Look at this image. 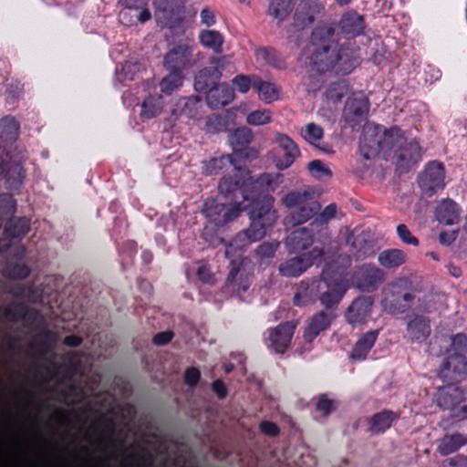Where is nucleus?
Segmentation results:
<instances>
[{"label":"nucleus","mask_w":467,"mask_h":467,"mask_svg":"<svg viewBox=\"0 0 467 467\" xmlns=\"http://www.w3.org/2000/svg\"><path fill=\"white\" fill-rule=\"evenodd\" d=\"M255 88L258 98L264 101L265 103H272L279 99L280 89L274 83L258 80L254 84Z\"/></svg>","instance_id":"53"},{"label":"nucleus","mask_w":467,"mask_h":467,"mask_svg":"<svg viewBox=\"0 0 467 467\" xmlns=\"http://www.w3.org/2000/svg\"><path fill=\"white\" fill-rule=\"evenodd\" d=\"M236 126V114L225 110L222 113H213L206 118L204 131L207 134L230 132Z\"/></svg>","instance_id":"28"},{"label":"nucleus","mask_w":467,"mask_h":467,"mask_svg":"<svg viewBox=\"0 0 467 467\" xmlns=\"http://www.w3.org/2000/svg\"><path fill=\"white\" fill-rule=\"evenodd\" d=\"M406 254L400 249H386L379 254V264L387 269H394L406 262Z\"/></svg>","instance_id":"46"},{"label":"nucleus","mask_w":467,"mask_h":467,"mask_svg":"<svg viewBox=\"0 0 467 467\" xmlns=\"http://www.w3.org/2000/svg\"><path fill=\"white\" fill-rule=\"evenodd\" d=\"M406 330L410 341L422 343L431 335V320L428 317L416 315L407 323Z\"/></svg>","instance_id":"31"},{"label":"nucleus","mask_w":467,"mask_h":467,"mask_svg":"<svg viewBox=\"0 0 467 467\" xmlns=\"http://www.w3.org/2000/svg\"><path fill=\"white\" fill-rule=\"evenodd\" d=\"M279 247V243L263 242L255 249V255L260 265H268L272 259L275 257V253Z\"/></svg>","instance_id":"55"},{"label":"nucleus","mask_w":467,"mask_h":467,"mask_svg":"<svg viewBox=\"0 0 467 467\" xmlns=\"http://www.w3.org/2000/svg\"><path fill=\"white\" fill-rule=\"evenodd\" d=\"M438 378L445 383L459 384L467 378V358L461 354H450L441 362Z\"/></svg>","instance_id":"20"},{"label":"nucleus","mask_w":467,"mask_h":467,"mask_svg":"<svg viewBox=\"0 0 467 467\" xmlns=\"http://www.w3.org/2000/svg\"><path fill=\"white\" fill-rule=\"evenodd\" d=\"M307 169L310 174L317 180L332 177L331 170L326 167L320 160H313L309 161L307 163Z\"/></svg>","instance_id":"64"},{"label":"nucleus","mask_w":467,"mask_h":467,"mask_svg":"<svg viewBox=\"0 0 467 467\" xmlns=\"http://www.w3.org/2000/svg\"><path fill=\"white\" fill-rule=\"evenodd\" d=\"M234 166L237 165L233 154H221L204 161L202 169L205 175L212 176L224 172L230 167H233V170H234Z\"/></svg>","instance_id":"43"},{"label":"nucleus","mask_w":467,"mask_h":467,"mask_svg":"<svg viewBox=\"0 0 467 467\" xmlns=\"http://www.w3.org/2000/svg\"><path fill=\"white\" fill-rule=\"evenodd\" d=\"M292 11V4L290 0H270L268 13L271 16L283 21Z\"/></svg>","instance_id":"60"},{"label":"nucleus","mask_w":467,"mask_h":467,"mask_svg":"<svg viewBox=\"0 0 467 467\" xmlns=\"http://www.w3.org/2000/svg\"><path fill=\"white\" fill-rule=\"evenodd\" d=\"M445 167L442 162L431 161L418 175V185L428 196H431L445 186Z\"/></svg>","instance_id":"17"},{"label":"nucleus","mask_w":467,"mask_h":467,"mask_svg":"<svg viewBox=\"0 0 467 467\" xmlns=\"http://www.w3.org/2000/svg\"><path fill=\"white\" fill-rule=\"evenodd\" d=\"M16 210V201L10 193L0 194V218L5 221L12 216Z\"/></svg>","instance_id":"63"},{"label":"nucleus","mask_w":467,"mask_h":467,"mask_svg":"<svg viewBox=\"0 0 467 467\" xmlns=\"http://www.w3.org/2000/svg\"><path fill=\"white\" fill-rule=\"evenodd\" d=\"M399 418V413L390 410H382L371 416L368 421V431L374 435L383 434Z\"/></svg>","instance_id":"38"},{"label":"nucleus","mask_w":467,"mask_h":467,"mask_svg":"<svg viewBox=\"0 0 467 467\" xmlns=\"http://www.w3.org/2000/svg\"><path fill=\"white\" fill-rule=\"evenodd\" d=\"M369 100L362 91L349 96L342 110L343 121L352 130L359 127L368 119Z\"/></svg>","instance_id":"15"},{"label":"nucleus","mask_w":467,"mask_h":467,"mask_svg":"<svg viewBox=\"0 0 467 467\" xmlns=\"http://www.w3.org/2000/svg\"><path fill=\"white\" fill-rule=\"evenodd\" d=\"M334 318L335 314L332 310L323 309L315 314L304 331L305 339L306 341L314 340L321 332L329 327Z\"/></svg>","instance_id":"30"},{"label":"nucleus","mask_w":467,"mask_h":467,"mask_svg":"<svg viewBox=\"0 0 467 467\" xmlns=\"http://www.w3.org/2000/svg\"><path fill=\"white\" fill-rule=\"evenodd\" d=\"M57 333L50 329H46L33 338L29 344V348L44 355L48 353L57 345Z\"/></svg>","instance_id":"44"},{"label":"nucleus","mask_w":467,"mask_h":467,"mask_svg":"<svg viewBox=\"0 0 467 467\" xmlns=\"http://www.w3.org/2000/svg\"><path fill=\"white\" fill-rule=\"evenodd\" d=\"M254 139V135L250 128L245 126L232 128L228 133L227 140L235 159L244 162H252L259 157V149L251 145Z\"/></svg>","instance_id":"14"},{"label":"nucleus","mask_w":467,"mask_h":467,"mask_svg":"<svg viewBox=\"0 0 467 467\" xmlns=\"http://www.w3.org/2000/svg\"><path fill=\"white\" fill-rule=\"evenodd\" d=\"M20 124L11 116H5L0 119V140L3 142H14L19 136Z\"/></svg>","instance_id":"48"},{"label":"nucleus","mask_w":467,"mask_h":467,"mask_svg":"<svg viewBox=\"0 0 467 467\" xmlns=\"http://www.w3.org/2000/svg\"><path fill=\"white\" fill-rule=\"evenodd\" d=\"M315 241V234L307 227L294 229L285 238V246L291 254H300L311 248Z\"/></svg>","instance_id":"26"},{"label":"nucleus","mask_w":467,"mask_h":467,"mask_svg":"<svg viewBox=\"0 0 467 467\" xmlns=\"http://www.w3.org/2000/svg\"><path fill=\"white\" fill-rule=\"evenodd\" d=\"M336 27L334 24L321 21L313 29L310 35V44L314 50L309 57V64L313 69L323 58L331 53L338 45L334 40Z\"/></svg>","instance_id":"9"},{"label":"nucleus","mask_w":467,"mask_h":467,"mask_svg":"<svg viewBox=\"0 0 467 467\" xmlns=\"http://www.w3.org/2000/svg\"><path fill=\"white\" fill-rule=\"evenodd\" d=\"M323 135V128L314 122L306 124L305 129L301 130L303 139L312 146H318Z\"/></svg>","instance_id":"61"},{"label":"nucleus","mask_w":467,"mask_h":467,"mask_svg":"<svg viewBox=\"0 0 467 467\" xmlns=\"http://www.w3.org/2000/svg\"><path fill=\"white\" fill-rule=\"evenodd\" d=\"M222 225H215L213 223H207L202 229V239L212 246H217L224 243V239L219 234V227Z\"/></svg>","instance_id":"62"},{"label":"nucleus","mask_w":467,"mask_h":467,"mask_svg":"<svg viewBox=\"0 0 467 467\" xmlns=\"http://www.w3.org/2000/svg\"><path fill=\"white\" fill-rule=\"evenodd\" d=\"M384 280L383 271L373 264L358 266L352 275V283L359 291H374Z\"/></svg>","instance_id":"22"},{"label":"nucleus","mask_w":467,"mask_h":467,"mask_svg":"<svg viewBox=\"0 0 467 467\" xmlns=\"http://www.w3.org/2000/svg\"><path fill=\"white\" fill-rule=\"evenodd\" d=\"M127 451H130V459L136 462V464L132 467H146V464L152 461V456L149 450L139 444L129 446Z\"/></svg>","instance_id":"58"},{"label":"nucleus","mask_w":467,"mask_h":467,"mask_svg":"<svg viewBox=\"0 0 467 467\" xmlns=\"http://www.w3.org/2000/svg\"><path fill=\"white\" fill-rule=\"evenodd\" d=\"M25 158L19 160H0V175L3 176L5 188L11 192H19L26 180V170L24 167Z\"/></svg>","instance_id":"21"},{"label":"nucleus","mask_w":467,"mask_h":467,"mask_svg":"<svg viewBox=\"0 0 467 467\" xmlns=\"http://www.w3.org/2000/svg\"><path fill=\"white\" fill-rule=\"evenodd\" d=\"M119 3L125 9L137 11L136 17L140 23H145L151 18L148 8L149 0H119Z\"/></svg>","instance_id":"52"},{"label":"nucleus","mask_w":467,"mask_h":467,"mask_svg":"<svg viewBox=\"0 0 467 467\" xmlns=\"http://www.w3.org/2000/svg\"><path fill=\"white\" fill-rule=\"evenodd\" d=\"M312 400H315V406L317 411H318L323 417L329 416L332 412L337 410L338 401L334 399H329L327 394L321 393L315 396Z\"/></svg>","instance_id":"59"},{"label":"nucleus","mask_w":467,"mask_h":467,"mask_svg":"<svg viewBox=\"0 0 467 467\" xmlns=\"http://www.w3.org/2000/svg\"><path fill=\"white\" fill-rule=\"evenodd\" d=\"M4 317L8 321L22 320L38 315V311L27 307L24 303H13L4 308Z\"/></svg>","instance_id":"49"},{"label":"nucleus","mask_w":467,"mask_h":467,"mask_svg":"<svg viewBox=\"0 0 467 467\" xmlns=\"http://www.w3.org/2000/svg\"><path fill=\"white\" fill-rule=\"evenodd\" d=\"M90 431L99 437V443H111L112 446L117 445V441L113 438L116 431V423L112 418L99 417L91 423Z\"/></svg>","instance_id":"35"},{"label":"nucleus","mask_w":467,"mask_h":467,"mask_svg":"<svg viewBox=\"0 0 467 467\" xmlns=\"http://www.w3.org/2000/svg\"><path fill=\"white\" fill-rule=\"evenodd\" d=\"M338 35L346 40L354 39L364 35L366 28L365 17L357 11L350 9L344 12L337 23Z\"/></svg>","instance_id":"24"},{"label":"nucleus","mask_w":467,"mask_h":467,"mask_svg":"<svg viewBox=\"0 0 467 467\" xmlns=\"http://www.w3.org/2000/svg\"><path fill=\"white\" fill-rule=\"evenodd\" d=\"M414 299L411 282L400 277L384 287L381 305L387 313L398 315L406 313L411 307Z\"/></svg>","instance_id":"7"},{"label":"nucleus","mask_w":467,"mask_h":467,"mask_svg":"<svg viewBox=\"0 0 467 467\" xmlns=\"http://www.w3.org/2000/svg\"><path fill=\"white\" fill-rule=\"evenodd\" d=\"M176 106L182 116L192 119H198L202 117V99L198 95L183 97L179 99Z\"/></svg>","instance_id":"42"},{"label":"nucleus","mask_w":467,"mask_h":467,"mask_svg":"<svg viewBox=\"0 0 467 467\" xmlns=\"http://www.w3.org/2000/svg\"><path fill=\"white\" fill-rule=\"evenodd\" d=\"M234 98L233 88L227 83H218L205 94L207 105L211 109H219L231 103Z\"/></svg>","instance_id":"33"},{"label":"nucleus","mask_w":467,"mask_h":467,"mask_svg":"<svg viewBox=\"0 0 467 467\" xmlns=\"http://www.w3.org/2000/svg\"><path fill=\"white\" fill-rule=\"evenodd\" d=\"M209 63L212 67H203L194 77V89L199 93L206 94L220 82L226 57H212Z\"/></svg>","instance_id":"19"},{"label":"nucleus","mask_w":467,"mask_h":467,"mask_svg":"<svg viewBox=\"0 0 467 467\" xmlns=\"http://www.w3.org/2000/svg\"><path fill=\"white\" fill-rule=\"evenodd\" d=\"M193 41L184 39L169 49L163 57V67L165 70H180L184 72L191 66L193 51Z\"/></svg>","instance_id":"18"},{"label":"nucleus","mask_w":467,"mask_h":467,"mask_svg":"<svg viewBox=\"0 0 467 467\" xmlns=\"http://www.w3.org/2000/svg\"><path fill=\"white\" fill-rule=\"evenodd\" d=\"M465 444H467V435L462 433L444 435L439 443L438 451L441 455L447 456L457 451Z\"/></svg>","instance_id":"47"},{"label":"nucleus","mask_w":467,"mask_h":467,"mask_svg":"<svg viewBox=\"0 0 467 467\" xmlns=\"http://www.w3.org/2000/svg\"><path fill=\"white\" fill-rule=\"evenodd\" d=\"M254 57L257 62L269 66L276 70H285L287 63L280 52L274 47L266 46L254 49Z\"/></svg>","instance_id":"37"},{"label":"nucleus","mask_w":467,"mask_h":467,"mask_svg":"<svg viewBox=\"0 0 467 467\" xmlns=\"http://www.w3.org/2000/svg\"><path fill=\"white\" fill-rule=\"evenodd\" d=\"M162 104L161 95H149L141 103L140 117L148 119L157 117L161 112Z\"/></svg>","instance_id":"50"},{"label":"nucleus","mask_w":467,"mask_h":467,"mask_svg":"<svg viewBox=\"0 0 467 467\" xmlns=\"http://www.w3.org/2000/svg\"><path fill=\"white\" fill-rule=\"evenodd\" d=\"M374 298L370 296H359L352 300L344 313L347 324L352 327L365 325L372 314Z\"/></svg>","instance_id":"23"},{"label":"nucleus","mask_w":467,"mask_h":467,"mask_svg":"<svg viewBox=\"0 0 467 467\" xmlns=\"http://www.w3.org/2000/svg\"><path fill=\"white\" fill-rule=\"evenodd\" d=\"M281 202L285 208L293 209L284 220L287 227L300 226L311 219L315 221L321 209L319 202L311 200V193L306 190L289 191L282 197Z\"/></svg>","instance_id":"4"},{"label":"nucleus","mask_w":467,"mask_h":467,"mask_svg":"<svg viewBox=\"0 0 467 467\" xmlns=\"http://www.w3.org/2000/svg\"><path fill=\"white\" fill-rule=\"evenodd\" d=\"M338 259V254L327 255L319 276L318 300L327 310L337 306L348 290L347 267L339 265Z\"/></svg>","instance_id":"2"},{"label":"nucleus","mask_w":467,"mask_h":467,"mask_svg":"<svg viewBox=\"0 0 467 467\" xmlns=\"http://www.w3.org/2000/svg\"><path fill=\"white\" fill-rule=\"evenodd\" d=\"M349 84L347 80L341 79L331 82L325 91V96L327 100L334 103L340 102L342 99L348 94Z\"/></svg>","instance_id":"56"},{"label":"nucleus","mask_w":467,"mask_h":467,"mask_svg":"<svg viewBox=\"0 0 467 467\" xmlns=\"http://www.w3.org/2000/svg\"><path fill=\"white\" fill-rule=\"evenodd\" d=\"M249 202L242 206L250 220V232L255 238H263L267 230L276 222V213L273 209L275 198L271 194L250 197Z\"/></svg>","instance_id":"6"},{"label":"nucleus","mask_w":467,"mask_h":467,"mask_svg":"<svg viewBox=\"0 0 467 467\" xmlns=\"http://www.w3.org/2000/svg\"><path fill=\"white\" fill-rule=\"evenodd\" d=\"M295 329L292 322H282L270 329L268 348L276 354H283L290 346Z\"/></svg>","instance_id":"25"},{"label":"nucleus","mask_w":467,"mask_h":467,"mask_svg":"<svg viewBox=\"0 0 467 467\" xmlns=\"http://www.w3.org/2000/svg\"><path fill=\"white\" fill-rule=\"evenodd\" d=\"M229 261V271L224 280V287L233 294L245 293L254 277L253 262L248 257Z\"/></svg>","instance_id":"10"},{"label":"nucleus","mask_w":467,"mask_h":467,"mask_svg":"<svg viewBox=\"0 0 467 467\" xmlns=\"http://www.w3.org/2000/svg\"><path fill=\"white\" fill-rule=\"evenodd\" d=\"M379 148L394 152L396 171L400 173L409 172L422 158L420 143L415 140H408L403 130L397 126L385 130Z\"/></svg>","instance_id":"1"},{"label":"nucleus","mask_w":467,"mask_h":467,"mask_svg":"<svg viewBox=\"0 0 467 467\" xmlns=\"http://www.w3.org/2000/svg\"><path fill=\"white\" fill-rule=\"evenodd\" d=\"M155 19L162 28H179L187 19L184 0H154Z\"/></svg>","instance_id":"12"},{"label":"nucleus","mask_w":467,"mask_h":467,"mask_svg":"<svg viewBox=\"0 0 467 467\" xmlns=\"http://www.w3.org/2000/svg\"><path fill=\"white\" fill-rule=\"evenodd\" d=\"M275 141L285 152L284 161L280 164H277V167L280 170L287 169L300 155L299 148L289 136L284 133L276 132Z\"/></svg>","instance_id":"39"},{"label":"nucleus","mask_w":467,"mask_h":467,"mask_svg":"<svg viewBox=\"0 0 467 467\" xmlns=\"http://www.w3.org/2000/svg\"><path fill=\"white\" fill-rule=\"evenodd\" d=\"M379 330H369L362 334L355 343L350 354L349 359L354 362H361L365 360L375 345Z\"/></svg>","instance_id":"32"},{"label":"nucleus","mask_w":467,"mask_h":467,"mask_svg":"<svg viewBox=\"0 0 467 467\" xmlns=\"http://www.w3.org/2000/svg\"><path fill=\"white\" fill-rule=\"evenodd\" d=\"M360 48L356 43L344 42L335 47L312 70L318 75L335 70L342 76L349 75L360 65Z\"/></svg>","instance_id":"5"},{"label":"nucleus","mask_w":467,"mask_h":467,"mask_svg":"<svg viewBox=\"0 0 467 467\" xmlns=\"http://www.w3.org/2000/svg\"><path fill=\"white\" fill-rule=\"evenodd\" d=\"M325 8L317 0H305L296 8L294 21L286 27L287 38L296 47H299L303 31L314 24Z\"/></svg>","instance_id":"8"},{"label":"nucleus","mask_w":467,"mask_h":467,"mask_svg":"<svg viewBox=\"0 0 467 467\" xmlns=\"http://www.w3.org/2000/svg\"><path fill=\"white\" fill-rule=\"evenodd\" d=\"M461 208L450 198L442 199L435 208L437 221L444 225H452L460 220Z\"/></svg>","instance_id":"34"},{"label":"nucleus","mask_w":467,"mask_h":467,"mask_svg":"<svg viewBox=\"0 0 467 467\" xmlns=\"http://www.w3.org/2000/svg\"><path fill=\"white\" fill-rule=\"evenodd\" d=\"M30 230V220L25 216L9 219L5 227L3 234L10 239L21 240Z\"/></svg>","instance_id":"45"},{"label":"nucleus","mask_w":467,"mask_h":467,"mask_svg":"<svg viewBox=\"0 0 467 467\" xmlns=\"http://www.w3.org/2000/svg\"><path fill=\"white\" fill-rule=\"evenodd\" d=\"M200 43L215 53H222L223 36L217 30H202L199 35Z\"/></svg>","instance_id":"54"},{"label":"nucleus","mask_w":467,"mask_h":467,"mask_svg":"<svg viewBox=\"0 0 467 467\" xmlns=\"http://www.w3.org/2000/svg\"><path fill=\"white\" fill-rule=\"evenodd\" d=\"M82 354L78 351L67 352L64 361L57 368V372L61 375L63 381H72L73 379L81 372Z\"/></svg>","instance_id":"36"},{"label":"nucleus","mask_w":467,"mask_h":467,"mask_svg":"<svg viewBox=\"0 0 467 467\" xmlns=\"http://www.w3.org/2000/svg\"><path fill=\"white\" fill-rule=\"evenodd\" d=\"M234 174L223 176L218 183L219 193L230 203L241 202L249 200L248 192H245L247 176L250 171L246 167L234 166Z\"/></svg>","instance_id":"11"},{"label":"nucleus","mask_w":467,"mask_h":467,"mask_svg":"<svg viewBox=\"0 0 467 467\" xmlns=\"http://www.w3.org/2000/svg\"><path fill=\"white\" fill-rule=\"evenodd\" d=\"M168 71L169 74L160 82V89L163 94L170 96L182 86L184 74L180 70Z\"/></svg>","instance_id":"51"},{"label":"nucleus","mask_w":467,"mask_h":467,"mask_svg":"<svg viewBox=\"0 0 467 467\" xmlns=\"http://www.w3.org/2000/svg\"><path fill=\"white\" fill-rule=\"evenodd\" d=\"M30 273L29 266L19 263H7L2 270V275L10 280H24Z\"/></svg>","instance_id":"57"},{"label":"nucleus","mask_w":467,"mask_h":467,"mask_svg":"<svg viewBox=\"0 0 467 467\" xmlns=\"http://www.w3.org/2000/svg\"><path fill=\"white\" fill-rule=\"evenodd\" d=\"M242 211L241 202L226 205L210 198L203 202L202 213L209 220V223L215 225H225L239 217Z\"/></svg>","instance_id":"16"},{"label":"nucleus","mask_w":467,"mask_h":467,"mask_svg":"<svg viewBox=\"0 0 467 467\" xmlns=\"http://www.w3.org/2000/svg\"><path fill=\"white\" fill-rule=\"evenodd\" d=\"M433 404L450 415L441 421V426L446 428L450 420H467V388L458 387L457 384L446 383L437 388L432 396Z\"/></svg>","instance_id":"3"},{"label":"nucleus","mask_w":467,"mask_h":467,"mask_svg":"<svg viewBox=\"0 0 467 467\" xmlns=\"http://www.w3.org/2000/svg\"><path fill=\"white\" fill-rule=\"evenodd\" d=\"M319 277L306 278L300 282L293 297L296 306L303 307L318 300Z\"/></svg>","instance_id":"29"},{"label":"nucleus","mask_w":467,"mask_h":467,"mask_svg":"<svg viewBox=\"0 0 467 467\" xmlns=\"http://www.w3.org/2000/svg\"><path fill=\"white\" fill-rule=\"evenodd\" d=\"M262 238H255L254 234L250 232V226L242 232L236 234V235L225 245L224 254L228 260L235 259L239 260L244 258V252L247 250L249 245Z\"/></svg>","instance_id":"27"},{"label":"nucleus","mask_w":467,"mask_h":467,"mask_svg":"<svg viewBox=\"0 0 467 467\" xmlns=\"http://www.w3.org/2000/svg\"><path fill=\"white\" fill-rule=\"evenodd\" d=\"M357 258H366L374 254V242L368 233L362 231L358 234H351L347 237Z\"/></svg>","instance_id":"40"},{"label":"nucleus","mask_w":467,"mask_h":467,"mask_svg":"<svg viewBox=\"0 0 467 467\" xmlns=\"http://www.w3.org/2000/svg\"><path fill=\"white\" fill-rule=\"evenodd\" d=\"M274 177L271 173L264 172L256 178L247 176V184L245 185V192H248L249 198L254 196H261L263 194H269V190L273 187Z\"/></svg>","instance_id":"41"},{"label":"nucleus","mask_w":467,"mask_h":467,"mask_svg":"<svg viewBox=\"0 0 467 467\" xmlns=\"http://www.w3.org/2000/svg\"><path fill=\"white\" fill-rule=\"evenodd\" d=\"M327 256L323 248L313 247L307 253L285 260L278 266L279 275L284 277H298L313 265L326 264Z\"/></svg>","instance_id":"13"}]
</instances>
